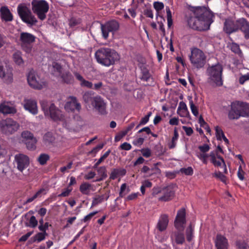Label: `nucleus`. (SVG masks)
I'll return each mask as SVG.
<instances>
[{
    "label": "nucleus",
    "mask_w": 249,
    "mask_h": 249,
    "mask_svg": "<svg viewBox=\"0 0 249 249\" xmlns=\"http://www.w3.org/2000/svg\"><path fill=\"white\" fill-rule=\"evenodd\" d=\"M143 14L147 17L150 18H153V14L152 13V11L150 9H146L144 10Z\"/></svg>",
    "instance_id": "e2e57ef3"
},
{
    "label": "nucleus",
    "mask_w": 249,
    "mask_h": 249,
    "mask_svg": "<svg viewBox=\"0 0 249 249\" xmlns=\"http://www.w3.org/2000/svg\"><path fill=\"white\" fill-rule=\"evenodd\" d=\"M71 190L68 188L63 191L61 194L58 195V197H66L69 196Z\"/></svg>",
    "instance_id": "13d9d810"
},
{
    "label": "nucleus",
    "mask_w": 249,
    "mask_h": 249,
    "mask_svg": "<svg viewBox=\"0 0 249 249\" xmlns=\"http://www.w3.org/2000/svg\"><path fill=\"white\" fill-rule=\"evenodd\" d=\"M95 56L99 63L107 67L114 65L119 59L118 53L108 48L103 47L98 49L95 53Z\"/></svg>",
    "instance_id": "7ed1b4c3"
},
{
    "label": "nucleus",
    "mask_w": 249,
    "mask_h": 249,
    "mask_svg": "<svg viewBox=\"0 0 249 249\" xmlns=\"http://www.w3.org/2000/svg\"><path fill=\"white\" fill-rule=\"evenodd\" d=\"M49 156L47 154H42L38 158V161L40 164L43 165L49 160Z\"/></svg>",
    "instance_id": "a18cd8bd"
},
{
    "label": "nucleus",
    "mask_w": 249,
    "mask_h": 249,
    "mask_svg": "<svg viewBox=\"0 0 249 249\" xmlns=\"http://www.w3.org/2000/svg\"><path fill=\"white\" fill-rule=\"evenodd\" d=\"M27 81L31 87L37 89H40L46 86L43 82L34 71H30L27 76Z\"/></svg>",
    "instance_id": "ddd939ff"
},
{
    "label": "nucleus",
    "mask_w": 249,
    "mask_h": 249,
    "mask_svg": "<svg viewBox=\"0 0 249 249\" xmlns=\"http://www.w3.org/2000/svg\"><path fill=\"white\" fill-rule=\"evenodd\" d=\"M49 226H51V225H49L48 222H46L43 225H39L38 229L42 232L47 233L46 231L48 230Z\"/></svg>",
    "instance_id": "6e6d98bb"
},
{
    "label": "nucleus",
    "mask_w": 249,
    "mask_h": 249,
    "mask_svg": "<svg viewBox=\"0 0 249 249\" xmlns=\"http://www.w3.org/2000/svg\"><path fill=\"white\" fill-rule=\"evenodd\" d=\"M182 128L185 131L186 135L188 136H191L193 133V130L190 127L183 126Z\"/></svg>",
    "instance_id": "052dcab7"
},
{
    "label": "nucleus",
    "mask_w": 249,
    "mask_h": 249,
    "mask_svg": "<svg viewBox=\"0 0 249 249\" xmlns=\"http://www.w3.org/2000/svg\"><path fill=\"white\" fill-rule=\"evenodd\" d=\"M198 157L204 163H207V161L210 160L215 166L218 167L225 164L223 158L219 156L216 157L213 152H211L210 155L206 154L199 153L198 154Z\"/></svg>",
    "instance_id": "f8f14e48"
},
{
    "label": "nucleus",
    "mask_w": 249,
    "mask_h": 249,
    "mask_svg": "<svg viewBox=\"0 0 249 249\" xmlns=\"http://www.w3.org/2000/svg\"><path fill=\"white\" fill-rule=\"evenodd\" d=\"M240 106L241 107V115L243 117H249V104L242 103Z\"/></svg>",
    "instance_id": "473e14b6"
},
{
    "label": "nucleus",
    "mask_w": 249,
    "mask_h": 249,
    "mask_svg": "<svg viewBox=\"0 0 249 249\" xmlns=\"http://www.w3.org/2000/svg\"><path fill=\"white\" fill-rule=\"evenodd\" d=\"M119 24L115 20H110L104 24H102L101 28L103 37L105 39H107L109 33H112L113 34L119 29Z\"/></svg>",
    "instance_id": "9b49d317"
},
{
    "label": "nucleus",
    "mask_w": 249,
    "mask_h": 249,
    "mask_svg": "<svg viewBox=\"0 0 249 249\" xmlns=\"http://www.w3.org/2000/svg\"><path fill=\"white\" fill-rule=\"evenodd\" d=\"M91 187L90 184L84 182L80 185L79 190L82 194L88 195L90 193Z\"/></svg>",
    "instance_id": "7c9ffc66"
},
{
    "label": "nucleus",
    "mask_w": 249,
    "mask_h": 249,
    "mask_svg": "<svg viewBox=\"0 0 249 249\" xmlns=\"http://www.w3.org/2000/svg\"><path fill=\"white\" fill-rule=\"evenodd\" d=\"M231 50L234 53L238 54L239 56H242V53L240 49L239 46L237 43L232 42L229 45Z\"/></svg>",
    "instance_id": "2f4dec72"
},
{
    "label": "nucleus",
    "mask_w": 249,
    "mask_h": 249,
    "mask_svg": "<svg viewBox=\"0 0 249 249\" xmlns=\"http://www.w3.org/2000/svg\"><path fill=\"white\" fill-rule=\"evenodd\" d=\"M189 104L192 113L197 116L198 114L197 107L194 105L192 100H190Z\"/></svg>",
    "instance_id": "de8ad7c7"
},
{
    "label": "nucleus",
    "mask_w": 249,
    "mask_h": 249,
    "mask_svg": "<svg viewBox=\"0 0 249 249\" xmlns=\"http://www.w3.org/2000/svg\"><path fill=\"white\" fill-rule=\"evenodd\" d=\"M194 228L190 225L186 230V239L188 242H191L193 238Z\"/></svg>",
    "instance_id": "e433bc0d"
},
{
    "label": "nucleus",
    "mask_w": 249,
    "mask_h": 249,
    "mask_svg": "<svg viewBox=\"0 0 249 249\" xmlns=\"http://www.w3.org/2000/svg\"><path fill=\"white\" fill-rule=\"evenodd\" d=\"M151 115L152 112H149L145 117L142 118L140 122L139 125H143L146 124L148 122L149 117L151 116Z\"/></svg>",
    "instance_id": "3c124183"
},
{
    "label": "nucleus",
    "mask_w": 249,
    "mask_h": 249,
    "mask_svg": "<svg viewBox=\"0 0 249 249\" xmlns=\"http://www.w3.org/2000/svg\"><path fill=\"white\" fill-rule=\"evenodd\" d=\"M139 193H134L128 195L126 197L127 200H132L136 199L138 196Z\"/></svg>",
    "instance_id": "774afa93"
},
{
    "label": "nucleus",
    "mask_w": 249,
    "mask_h": 249,
    "mask_svg": "<svg viewBox=\"0 0 249 249\" xmlns=\"http://www.w3.org/2000/svg\"><path fill=\"white\" fill-rule=\"evenodd\" d=\"M144 142V139L142 138H139L137 139L134 140L133 141V144L135 145H141Z\"/></svg>",
    "instance_id": "338daca9"
},
{
    "label": "nucleus",
    "mask_w": 249,
    "mask_h": 249,
    "mask_svg": "<svg viewBox=\"0 0 249 249\" xmlns=\"http://www.w3.org/2000/svg\"><path fill=\"white\" fill-rule=\"evenodd\" d=\"M91 105L94 109L101 115H105L107 113L106 110V103L99 96L94 97Z\"/></svg>",
    "instance_id": "4468645a"
},
{
    "label": "nucleus",
    "mask_w": 249,
    "mask_h": 249,
    "mask_svg": "<svg viewBox=\"0 0 249 249\" xmlns=\"http://www.w3.org/2000/svg\"><path fill=\"white\" fill-rule=\"evenodd\" d=\"M216 249H228L229 243L228 239L223 235L217 234L214 241Z\"/></svg>",
    "instance_id": "aec40b11"
},
{
    "label": "nucleus",
    "mask_w": 249,
    "mask_h": 249,
    "mask_svg": "<svg viewBox=\"0 0 249 249\" xmlns=\"http://www.w3.org/2000/svg\"><path fill=\"white\" fill-rule=\"evenodd\" d=\"M153 6L157 12H159L164 8V4L161 2L155 1L153 3Z\"/></svg>",
    "instance_id": "09e8293b"
},
{
    "label": "nucleus",
    "mask_w": 249,
    "mask_h": 249,
    "mask_svg": "<svg viewBox=\"0 0 249 249\" xmlns=\"http://www.w3.org/2000/svg\"><path fill=\"white\" fill-rule=\"evenodd\" d=\"M178 137V132L176 128L174 129V136L173 137L172 139V141L171 143L169 145V147L170 148H173L176 146V141L177 140Z\"/></svg>",
    "instance_id": "ea45409f"
},
{
    "label": "nucleus",
    "mask_w": 249,
    "mask_h": 249,
    "mask_svg": "<svg viewBox=\"0 0 249 249\" xmlns=\"http://www.w3.org/2000/svg\"><path fill=\"white\" fill-rule=\"evenodd\" d=\"M215 133L217 139L218 140H221L222 137L224 135L222 130L218 126L215 127Z\"/></svg>",
    "instance_id": "8fccbe9b"
},
{
    "label": "nucleus",
    "mask_w": 249,
    "mask_h": 249,
    "mask_svg": "<svg viewBox=\"0 0 249 249\" xmlns=\"http://www.w3.org/2000/svg\"><path fill=\"white\" fill-rule=\"evenodd\" d=\"M54 140V138L51 132L46 133L43 136V142L46 144H50Z\"/></svg>",
    "instance_id": "c9c22d12"
},
{
    "label": "nucleus",
    "mask_w": 249,
    "mask_h": 249,
    "mask_svg": "<svg viewBox=\"0 0 249 249\" xmlns=\"http://www.w3.org/2000/svg\"><path fill=\"white\" fill-rule=\"evenodd\" d=\"M46 194V189L45 188L40 189L35 194V197H40L42 194Z\"/></svg>",
    "instance_id": "0e129e2a"
},
{
    "label": "nucleus",
    "mask_w": 249,
    "mask_h": 249,
    "mask_svg": "<svg viewBox=\"0 0 249 249\" xmlns=\"http://www.w3.org/2000/svg\"><path fill=\"white\" fill-rule=\"evenodd\" d=\"M0 77L5 82L10 83L13 80V74L12 70L10 69H7L6 71L3 68L2 62L0 60Z\"/></svg>",
    "instance_id": "6ab92c4d"
},
{
    "label": "nucleus",
    "mask_w": 249,
    "mask_h": 249,
    "mask_svg": "<svg viewBox=\"0 0 249 249\" xmlns=\"http://www.w3.org/2000/svg\"><path fill=\"white\" fill-rule=\"evenodd\" d=\"M235 245L238 249H246L248 246L247 243L244 240L236 241Z\"/></svg>",
    "instance_id": "49530a36"
},
{
    "label": "nucleus",
    "mask_w": 249,
    "mask_h": 249,
    "mask_svg": "<svg viewBox=\"0 0 249 249\" xmlns=\"http://www.w3.org/2000/svg\"><path fill=\"white\" fill-rule=\"evenodd\" d=\"M74 75L76 78L80 82V84L81 86L90 89L92 88V83L89 81L86 80L79 73L74 72Z\"/></svg>",
    "instance_id": "cd10ccee"
},
{
    "label": "nucleus",
    "mask_w": 249,
    "mask_h": 249,
    "mask_svg": "<svg viewBox=\"0 0 249 249\" xmlns=\"http://www.w3.org/2000/svg\"><path fill=\"white\" fill-rule=\"evenodd\" d=\"M0 13L1 18L2 20L6 22L13 20V15L7 6H4L1 7Z\"/></svg>",
    "instance_id": "bb28decb"
},
{
    "label": "nucleus",
    "mask_w": 249,
    "mask_h": 249,
    "mask_svg": "<svg viewBox=\"0 0 249 249\" xmlns=\"http://www.w3.org/2000/svg\"><path fill=\"white\" fill-rule=\"evenodd\" d=\"M222 71V67L220 64L213 66L208 68V83L213 87L221 86L223 85Z\"/></svg>",
    "instance_id": "20e7f679"
},
{
    "label": "nucleus",
    "mask_w": 249,
    "mask_h": 249,
    "mask_svg": "<svg viewBox=\"0 0 249 249\" xmlns=\"http://www.w3.org/2000/svg\"><path fill=\"white\" fill-rule=\"evenodd\" d=\"M241 107L238 104L232 103L231 108L228 114V117L231 120L238 119L241 115Z\"/></svg>",
    "instance_id": "412c9836"
},
{
    "label": "nucleus",
    "mask_w": 249,
    "mask_h": 249,
    "mask_svg": "<svg viewBox=\"0 0 249 249\" xmlns=\"http://www.w3.org/2000/svg\"><path fill=\"white\" fill-rule=\"evenodd\" d=\"M34 231H31L27 232L25 235L22 236L18 240L20 242L26 241L28 238L33 233Z\"/></svg>",
    "instance_id": "864d4df0"
},
{
    "label": "nucleus",
    "mask_w": 249,
    "mask_h": 249,
    "mask_svg": "<svg viewBox=\"0 0 249 249\" xmlns=\"http://www.w3.org/2000/svg\"><path fill=\"white\" fill-rule=\"evenodd\" d=\"M142 153L143 156L146 158H149L151 156V151L148 148L142 149Z\"/></svg>",
    "instance_id": "680f3d73"
},
{
    "label": "nucleus",
    "mask_w": 249,
    "mask_h": 249,
    "mask_svg": "<svg viewBox=\"0 0 249 249\" xmlns=\"http://www.w3.org/2000/svg\"><path fill=\"white\" fill-rule=\"evenodd\" d=\"M168 222V216L166 214H161L160 217L156 227L159 231H163L166 229Z\"/></svg>",
    "instance_id": "a878e982"
},
{
    "label": "nucleus",
    "mask_w": 249,
    "mask_h": 249,
    "mask_svg": "<svg viewBox=\"0 0 249 249\" xmlns=\"http://www.w3.org/2000/svg\"><path fill=\"white\" fill-rule=\"evenodd\" d=\"M226 173L227 172H214V173L213 174V176L215 177L216 178L219 179L223 183L226 184L227 178L223 174Z\"/></svg>",
    "instance_id": "4c0bfd02"
},
{
    "label": "nucleus",
    "mask_w": 249,
    "mask_h": 249,
    "mask_svg": "<svg viewBox=\"0 0 249 249\" xmlns=\"http://www.w3.org/2000/svg\"><path fill=\"white\" fill-rule=\"evenodd\" d=\"M31 4L33 12L39 19L44 20L49 9L48 3L45 0H32Z\"/></svg>",
    "instance_id": "39448f33"
},
{
    "label": "nucleus",
    "mask_w": 249,
    "mask_h": 249,
    "mask_svg": "<svg viewBox=\"0 0 249 249\" xmlns=\"http://www.w3.org/2000/svg\"><path fill=\"white\" fill-rule=\"evenodd\" d=\"M185 223L186 211L185 208H182L178 211L174 221V226L177 231H173L170 235L171 240L173 246H174L175 243L178 245H182L184 243V234L180 230L183 229L184 225Z\"/></svg>",
    "instance_id": "f03ea898"
},
{
    "label": "nucleus",
    "mask_w": 249,
    "mask_h": 249,
    "mask_svg": "<svg viewBox=\"0 0 249 249\" xmlns=\"http://www.w3.org/2000/svg\"><path fill=\"white\" fill-rule=\"evenodd\" d=\"M61 77L64 82L67 84H70L73 82V77L69 72L63 73L61 75Z\"/></svg>",
    "instance_id": "f704fd0d"
},
{
    "label": "nucleus",
    "mask_w": 249,
    "mask_h": 249,
    "mask_svg": "<svg viewBox=\"0 0 249 249\" xmlns=\"http://www.w3.org/2000/svg\"><path fill=\"white\" fill-rule=\"evenodd\" d=\"M20 127V124L11 118L2 120L0 122V130L6 135H11L17 132Z\"/></svg>",
    "instance_id": "423d86ee"
},
{
    "label": "nucleus",
    "mask_w": 249,
    "mask_h": 249,
    "mask_svg": "<svg viewBox=\"0 0 249 249\" xmlns=\"http://www.w3.org/2000/svg\"><path fill=\"white\" fill-rule=\"evenodd\" d=\"M0 112L4 114H15L17 110L11 102H3L0 105Z\"/></svg>",
    "instance_id": "b1692460"
},
{
    "label": "nucleus",
    "mask_w": 249,
    "mask_h": 249,
    "mask_svg": "<svg viewBox=\"0 0 249 249\" xmlns=\"http://www.w3.org/2000/svg\"><path fill=\"white\" fill-rule=\"evenodd\" d=\"M238 27L240 29L244 34V36L246 39L249 38V22L244 18L238 19Z\"/></svg>",
    "instance_id": "393cba45"
},
{
    "label": "nucleus",
    "mask_w": 249,
    "mask_h": 249,
    "mask_svg": "<svg viewBox=\"0 0 249 249\" xmlns=\"http://www.w3.org/2000/svg\"><path fill=\"white\" fill-rule=\"evenodd\" d=\"M37 224L38 221L36 220V217L34 215H32L30 218L28 223L26 224V226L30 228H35L37 226Z\"/></svg>",
    "instance_id": "58836bf2"
},
{
    "label": "nucleus",
    "mask_w": 249,
    "mask_h": 249,
    "mask_svg": "<svg viewBox=\"0 0 249 249\" xmlns=\"http://www.w3.org/2000/svg\"><path fill=\"white\" fill-rule=\"evenodd\" d=\"M13 59L15 63L18 65H20L23 63V61L19 52H17L14 53Z\"/></svg>",
    "instance_id": "79ce46f5"
},
{
    "label": "nucleus",
    "mask_w": 249,
    "mask_h": 249,
    "mask_svg": "<svg viewBox=\"0 0 249 249\" xmlns=\"http://www.w3.org/2000/svg\"><path fill=\"white\" fill-rule=\"evenodd\" d=\"M166 11L167 13V24L168 27L170 28L173 24V20L172 19L171 12L169 7H166Z\"/></svg>",
    "instance_id": "37998d69"
},
{
    "label": "nucleus",
    "mask_w": 249,
    "mask_h": 249,
    "mask_svg": "<svg viewBox=\"0 0 249 249\" xmlns=\"http://www.w3.org/2000/svg\"><path fill=\"white\" fill-rule=\"evenodd\" d=\"M47 235V233H45L42 231L38 232L35 235L32 237L30 239V240L32 242H36L37 243H40L45 239L46 236Z\"/></svg>",
    "instance_id": "c756f323"
},
{
    "label": "nucleus",
    "mask_w": 249,
    "mask_h": 249,
    "mask_svg": "<svg viewBox=\"0 0 249 249\" xmlns=\"http://www.w3.org/2000/svg\"><path fill=\"white\" fill-rule=\"evenodd\" d=\"M65 108L66 110H70L72 111L75 110L79 111L81 110V107L76 98L72 96L70 97V101L67 102L65 104Z\"/></svg>",
    "instance_id": "4be33fe9"
},
{
    "label": "nucleus",
    "mask_w": 249,
    "mask_h": 249,
    "mask_svg": "<svg viewBox=\"0 0 249 249\" xmlns=\"http://www.w3.org/2000/svg\"><path fill=\"white\" fill-rule=\"evenodd\" d=\"M18 13L22 20L30 26L36 25L37 20L32 14L31 10L25 5L19 4L17 8Z\"/></svg>",
    "instance_id": "0eeeda50"
},
{
    "label": "nucleus",
    "mask_w": 249,
    "mask_h": 249,
    "mask_svg": "<svg viewBox=\"0 0 249 249\" xmlns=\"http://www.w3.org/2000/svg\"><path fill=\"white\" fill-rule=\"evenodd\" d=\"M238 24V20L227 19L224 23L223 31L228 35L236 32L239 30Z\"/></svg>",
    "instance_id": "dca6fc26"
},
{
    "label": "nucleus",
    "mask_w": 249,
    "mask_h": 249,
    "mask_svg": "<svg viewBox=\"0 0 249 249\" xmlns=\"http://www.w3.org/2000/svg\"><path fill=\"white\" fill-rule=\"evenodd\" d=\"M46 115H49L50 117L54 121H60L63 119V115L61 111L56 107L53 103L50 104L48 113Z\"/></svg>",
    "instance_id": "a211bd4d"
},
{
    "label": "nucleus",
    "mask_w": 249,
    "mask_h": 249,
    "mask_svg": "<svg viewBox=\"0 0 249 249\" xmlns=\"http://www.w3.org/2000/svg\"><path fill=\"white\" fill-rule=\"evenodd\" d=\"M98 213V211H95L93 212L92 213H89L86 216H85L83 219V221L84 222H87L88 221H89L92 217L94 216L95 214H96Z\"/></svg>",
    "instance_id": "603ef678"
},
{
    "label": "nucleus",
    "mask_w": 249,
    "mask_h": 249,
    "mask_svg": "<svg viewBox=\"0 0 249 249\" xmlns=\"http://www.w3.org/2000/svg\"><path fill=\"white\" fill-rule=\"evenodd\" d=\"M247 80H249V72L240 77L239 79V83L241 84H243Z\"/></svg>",
    "instance_id": "69168bd1"
},
{
    "label": "nucleus",
    "mask_w": 249,
    "mask_h": 249,
    "mask_svg": "<svg viewBox=\"0 0 249 249\" xmlns=\"http://www.w3.org/2000/svg\"><path fill=\"white\" fill-rule=\"evenodd\" d=\"M24 107L33 114L37 113V104L36 101L32 99H25L24 100Z\"/></svg>",
    "instance_id": "5701e85b"
},
{
    "label": "nucleus",
    "mask_w": 249,
    "mask_h": 249,
    "mask_svg": "<svg viewBox=\"0 0 249 249\" xmlns=\"http://www.w3.org/2000/svg\"><path fill=\"white\" fill-rule=\"evenodd\" d=\"M93 92L92 91H87L83 95V99L86 103H92L93 100Z\"/></svg>",
    "instance_id": "72a5a7b5"
},
{
    "label": "nucleus",
    "mask_w": 249,
    "mask_h": 249,
    "mask_svg": "<svg viewBox=\"0 0 249 249\" xmlns=\"http://www.w3.org/2000/svg\"><path fill=\"white\" fill-rule=\"evenodd\" d=\"M142 76L140 79L144 81H148L151 79V75L149 73V70L144 66L141 67Z\"/></svg>",
    "instance_id": "c85d7f7f"
},
{
    "label": "nucleus",
    "mask_w": 249,
    "mask_h": 249,
    "mask_svg": "<svg viewBox=\"0 0 249 249\" xmlns=\"http://www.w3.org/2000/svg\"><path fill=\"white\" fill-rule=\"evenodd\" d=\"M15 159L17 164L18 169L21 171L24 170L29 164V158L24 154H17L15 156Z\"/></svg>",
    "instance_id": "f3484780"
},
{
    "label": "nucleus",
    "mask_w": 249,
    "mask_h": 249,
    "mask_svg": "<svg viewBox=\"0 0 249 249\" xmlns=\"http://www.w3.org/2000/svg\"><path fill=\"white\" fill-rule=\"evenodd\" d=\"M198 149L201 152V153L205 154V152H208L209 150L210 147L208 144H204L203 145L199 146Z\"/></svg>",
    "instance_id": "4d7b16f0"
},
{
    "label": "nucleus",
    "mask_w": 249,
    "mask_h": 249,
    "mask_svg": "<svg viewBox=\"0 0 249 249\" xmlns=\"http://www.w3.org/2000/svg\"><path fill=\"white\" fill-rule=\"evenodd\" d=\"M157 193L162 194V196L159 198L160 201H168L174 197L175 190L173 185H169L159 191Z\"/></svg>",
    "instance_id": "2eb2a0df"
},
{
    "label": "nucleus",
    "mask_w": 249,
    "mask_h": 249,
    "mask_svg": "<svg viewBox=\"0 0 249 249\" xmlns=\"http://www.w3.org/2000/svg\"><path fill=\"white\" fill-rule=\"evenodd\" d=\"M21 141L26 145L27 148L30 150L36 149L37 140L34 134L28 130H24L21 133Z\"/></svg>",
    "instance_id": "9d476101"
},
{
    "label": "nucleus",
    "mask_w": 249,
    "mask_h": 249,
    "mask_svg": "<svg viewBox=\"0 0 249 249\" xmlns=\"http://www.w3.org/2000/svg\"><path fill=\"white\" fill-rule=\"evenodd\" d=\"M131 145L130 143L125 142L120 146L119 149L124 150H129L131 149Z\"/></svg>",
    "instance_id": "5fc2aeb1"
},
{
    "label": "nucleus",
    "mask_w": 249,
    "mask_h": 249,
    "mask_svg": "<svg viewBox=\"0 0 249 249\" xmlns=\"http://www.w3.org/2000/svg\"><path fill=\"white\" fill-rule=\"evenodd\" d=\"M40 104L42 109L44 111L45 114L46 115V113H48L50 104H49V103L46 100L41 101L40 102Z\"/></svg>",
    "instance_id": "c03bdc74"
},
{
    "label": "nucleus",
    "mask_w": 249,
    "mask_h": 249,
    "mask_svg": "<svg viewBox=\"0 0 249 249\" xmlns=\"http://www.w3.org/2000/svg\"><path fill=\"white\" fill-rule=\"evenodd\" d=\"M105 199V195L98 196L93 198L91 206H95L97 205L98 204L102 203Z\"/></svg>",
    "instance_id": "a19ab883"
},
{
    "label": "nucleus",
    "mask_w": 249,
    "mask_h": 249,
    "mask_svg": "<svg viewBox=\"0 0 249 249\" xmlns=\"http://www.w3.org/2000/svg\"><path fill=\"white\" fill-rule=\"evenodd\" d=\"M190 59L193 66L197 69L202 68L205 63L206 56L199 49L194 48L191 51Z\"/></svg>",
    "instance_id": "6e6552de"
},
{
    "label": "nucleus",
    "mask_w": 249,
    "mask_h": 249,
    "mask_svg": "<svg viewBox=\"0 0 249 249\" xmlns=\"http://www.w3.org/2000/svg\"><path fill=\"white\" fill-rule=\"evenodd\" d=\"M192 12L187 19L189 26L200 31L208 30L213 21L212 12L205 7H196Z\"/></svg>",
    "instance_id": "f257e3e1"
},
{
    "label": "nucleus",
    "mask_w": 249,
    "mask_h": 249,
    "mask_svg": "<svg viewBox=\"0 0 249 249\" xmlns=\"http://www.w3.org/2000/svg\"><path fill=\"white\" fill-rule=\"evenodd\" d=\"M36 37L32 34L22 32L20 34L19 41L22 49L26 53H30L32 51V44L35 41Z\"/></svg>",
    "instance_id": "1a4fd4ad"
},
{
    "label": "nucleus",
    "mask_w": 249,
    "mask_h": 249,
    "mask_svg": "<svg viewBox=\"0 0 249 249\" xmlns=\"http://www.w3.org/2000/svg\"><path fill=\"white\" fill-rule=\"evenodd\" d=\"M104 145V143H101V144H98L96 147H95L94 148H93V149L91 151L89 152V153H96L99 150L102 149Z\"/></svg>",
    "instance_id": "bf43d9fd"
}]
</instances>
